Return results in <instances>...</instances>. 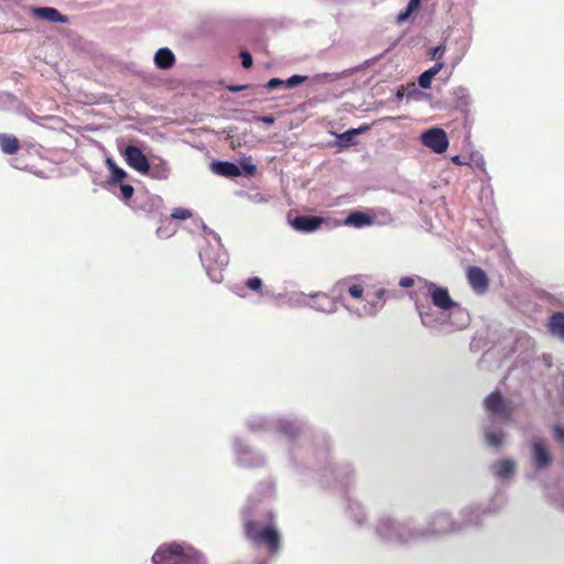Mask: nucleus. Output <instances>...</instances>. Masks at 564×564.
Here are the masks:
<instances>
[{"mask_svg":"<svg viewBox=\"0 0 564 564\" xmlns=\"http://www.w3.org/2000/svg\"><path fill=\"white\" fill-rule=\"evenodd\" d=\"M421 7V0H410L404 11L397 15V23H404L414 12H417Z\"/></svg>","mask_w":564,"mask_h":564,"instance_id":"obj_20","label":"nucleus"},{"mask_svg":"<svg viewBox=\"0 0 564 564\" xmlns=\"http://www.w3.org/2000/svg\"><path fill=\"white\" fill-rule=\"evenodd\" d=\"M348 221L357 227H361L364 225L370 224V218L368 215L357 212L349 215Z\"/></svg>","mask_w":564,"mask_h":564,"instance_id":"obj_22","label":"nucleus"},{"mask_svg":"<svg viewBox=\"0 0 564 564\" xmlns=\"http://www.w3.org/2000/svg\"><path fill=\"white\" fill-rule=\"evenodd\" d=\"M452 162H453V163H455V164H457V165H462V164H464V162L462 161V159H460V156H459V155H454V156L452 158Z\"/></svg>","mask_w":564,"mask_h":564,"instance_id":"obj_39","label":"nucleus"},{"mask_svg":"<svg viewBox=\"0 0 564 564\" xmlns=\"http://www.w3.org/2000/svg\"><path fill=\"white\" fill-rule=\"evenodd\" d=\"M444 67V64L438 62L427 70L423 72L419 77V85L423 89H429L432 84V79L436 76L441 69Z\"/></svg>","mask_w":564,"mask_h":564,"instance_id":"obj_19","label":"nucleus"},{"mask_svg":"<svg viewBox=\"0 0 564 564\" xmlns=\"http://www.w3.org/2000/svg\"><path fill=\"white\" fill-rule=\"evenodd\" d=\"M466 279L471 290L479 295L485 294L489 289V278L479 267L471 265L466 270Z\"/></svg>","mask_w":564,"mask_h":564,"instance_id":"obj_8","label":"nucleus"},{"mask_svg":"<svg viewBox=\"0 0 564 564\" xmlns=\"http://www.w3.org/2000/svg\"><path fill=\"white\" fill-rule=\"evenodd\" d=\"M210 171L214 174L224 177H238L241 175V169L237 164L228 161H214L210 163Z\"/></svg>","mask_w":564,"mask_h":564,"instance_id":"obj_12","label":"nucleus"},{"mask_svg":"<svg viewBox=\"0 0 564 564\" xmlns=\"http://www.w3.org/2000/svg\"><path fill=\"white\" fill-rule=\"evenodd\" d=\"M399 285L402 288H411L414 285V279L411 276H403L400 279Z\"/></svg>","mask_w":564,"mask_h":564,"instance_id":"obj_34","label":"nucleus"},{"mask_svg":"<svg viewBox=\"0 0 564 564\" xmlns=\"http://www.w3.org/2000/svg\"><path fill=\"white\" fill-rule=\"evenodd\" d=\"M367 314H372L373 313V310L370 308L369 311H366Z\"/></svg>","mask_w":564,"mask_h":564,"instance_id":"obj_42","label":"nucleus"},{"mask_svg":"<svg viewBox=\"0 0 564 564\" xmlns=\"http://www.w3.org/2000/svg\"><path fill=\"white\" fill-rule=\"evenodd\" d=\"M486 409L500 419L508 420L512 413V408L502 398V395L495 391L490 393L485 400Z\"/></svg>","mask_w":564,"mask_h":564,"instance_id":"obj_7","label":"nucleus"},{"mask_svg":"<svg viewBox=\"0 0 564 564\" xmlns=\"http://www.w3.org/2000/svg\"><path fill=\"white\" fill-rule=\"evenodd\" d=\"M549 330L553 336L564 339V313H554L549 321Z\"/></svg>","mask_w":564,"mask_h":564,"instance_id":"obj_17","label":"nucleus"},{"mask_svg":"<svg viewBox=\"0 0 564 564\" xmlns=\"http://www.w3.org/2000/svg\"><path fill=\"white\" fill-rule=\"evenodd\" d=\"M171 216H172V218H175V219L185 220L192 216V213L188 209L178 207L172 212Z\"/></svg>","mask_w":564,"mask_h":564,"instance_id":"obj_27","label":"nucleus"},{"mask_svg":"<svg viewBox=\"0 0 564 564\" xmlns=\"http://www.w3.org/2000/svg\"><path fill=\"white\" fill-rule=\"evenodd\" d=\"M532 465L536 469H544L552 465L553 456L544 440L534 437L530 444Z\"/></svg>","mask_w":564,"mask_h":564,"instance_id":"obj_4","label":"nucleus"},{"mask_svg":"<svg viewBox=\"0 0 564 564\" xmlns=\"http://www.w3.org/2000/svg\"><path fill=\"white\" fill-rule=\"evenodd\" d=\"M397 97L401 99L403 97V93L401 90L398 91Z\"/></svg>","mask_w":564,"mask_h":564,"instance_id":"obj_41","label":"nucleus"},{"mask_svg":"<svg viewBox=\"0 0 564 564\" xmlns=\"http://www.w3.org/2000/svg\"><path fill=\"white\" fill-rule=\"evenodd\" d=\"M422 143L436 153H444L448 147L446 132L440 128H432L421 135Z\"/></svg>","mask_w":564,"mask_h":564,"instance_id":"obj_6","label":"nucleus"},{"mask_svg":"<svg viewBox=\"0 0 564 564\" xmlns=\"http://www.w3.org/2000/svg\"><path fill=\"white\" fill-rule=\"evenodd\" d=\"M246 88V86H230L228 89L232 93L241 91Z\"/></svg>","mask_w":564,"mask_h":564,"instance_id":"obj_38","label":"nucleus"},{"mask_svg":"<svg viewBox=\"0 0 564 564\" xmlns=\"http://www.w3.org/2000/svg\"><path fill=\"white\" fill-rule=\"evenodd\" d=\"M203 554L187 543L162 544L153 554V564H200Z\"/></svg>","mask_w":564,"mask_h":564,"instance_id":"obj_2","label":"nucleus"},{"mask_svg":"<svg viewBox=\"0 0 564 564\" xmlns=\"http://www.w3.org/2000/svg\"><path fill=\"white\" fill-rule=\"evenodd\" d=\"M445 45H438L436 47H434L431 53H430V58L431 59H440L444 53H445Z\"/></svg>","mask_w":564,"mask_h":564,"instance_id":"obj_32","label":"nucleus"},{"mask_svg":"<svg viewBox=\"0 0 564 564\" xmlns=\"http://www.w3.org/2000/svg\"><path fill=\"white\" fill-rule=\"evenodd\" d=\"M553 437L557 443L564 445V426L555 425L553 427Z\"/></svg>","mask_w":564,"mask_h":564,"instance_id":"obj_29","label":"nucleus"},{"mask_svg":"<svg viewBox=\"0 0 564 564\" xmlns=\"http://www.w3.org/2000/svg\"><path fill=\"white\" fill-rule=\"evenodd\" d=\"M243 532L256 547H264L270 555H275L281 550L282 538L278 527L270 516L267 523L262 524L259 521L246 519L243 521Z\"/></svg>","mask_w":564,"mask_h":564,"instance_id":"obj_1","label":"nucleus"},{"mask_svg":"<svg viewBox=\"0 0 564 564\" xmlns=\"http://www.w3.org/2000/svg\"><path fill=\"white\" fill-rule=\"evenodd\" d=\"M365 289L360 283L354 281L352 278H346L339 280L333 288L330 293L335 294L340 301V304L346 306L345 299L346 295L350 296L354 300L362 299Z\"/></svg>","mask_w":564,"mask_h":564,"instance_id":"obj_3","label":"nucleus"},{"mask_svg":"<svg viewBox=\"0 0 564 564\" xmlns=\"http://www.w3.org/2000/svg\"><path fill=\"white\" fill-rule=\"evenodd\" d=\"M492 473L498 478H510L514 474L516 465L514 462L511 459H502L496 462L491 466Z\"/></svg>","mask_w":564,"mask_h":564,"instance_id":"obj_13","label":"nucleus"},{"mask_svg":"<svg viewBox=\"0 0 564 564\" xmlns=\"http://www.w3.org/2000/svg\"><path fill=\"white\" fill-rule=\"evenodd\" d=\"M307 80L306 76L302 75H293L289 79L285 80V88H294L299 86L300 84H303Z\"/></svg>","mask_w":564,"mask_h":564,"instance_id":"obj_24","label":"nucleus"},{"mask_svg":"<svg viewBox=\"0 0 564 564\" xmlns=\"http://www.w3.org/2000/svg\"><path fill=\"white\" fill-rule=\"evenodd\" d=\"M357 130H358V133L366 132V131H368V130H369V126H361V127H359Z\"/></svg>","mask_w":564,"mask_h":564,"instance_id":"obj_40","label":"nucleus"},{"mask_svg":"<svg viewBox=\"0 0 564 564\" xmlns=\"http://www.w3.org/2000/svg\"><path fill=\"white\" fill-rule=\"evenodd\" d=\"M324 219L318 216H297L292 221V227L297 231L312 232L319 228Z\"/></svg>","mask_w":564,"mask_h":564,"instance_id":"obj_11","label":"nucleus"},{"mask_svg":"<svg viewBox=\"0 0 564 564\" xmlns=\"http://www.w3.org/2000/svg\"><path fill=\"white\" fill-rule=\"evenodd\" d=\"M486 441L490 446L499 447L503 442L502 433L487 432Z\"/></svg>","mask_w":564,"mask_h":564,"instance_id":"obj_23","label":"nucleus"},{"mask_svg":"<svg viewBox=\"0 0 564 564\" xmlns=\"http://www.w3.org/2000/svg\"><path fill=\"white\" fill-rule=\"evenodd\" d=\"M121 199L128 202L134 193V188L130 184H120Z\"/></svg>","mask_w":564,"mask_h":564,"instance_id":"obj_26","label":"nucleus"},{"mask_svg":"<svg viewBox=\"0 0 564 564\" xmlns=\"http://www.w3.org/2000/svg\"><path fill=\"white\" fill-rule=\"evenodd\" d=\"M34 12H35L36 17H39L41 19H45L47 21L61 22V23L67 22V18L65 15L61 14L58 12V10H56L55 8H50V7L37 8V9H35Z\"/></svg>","mask_w":564,"mask_h":564,"instance_id":"obj_18","label":"nucleus"},{"mask_svg":"<svg viewBox=\"0 0 564 564\" xmlns=\"http://www.w3.org/2000/svg\"><path fill=\"white\" fill-rule=\"evenodd\" d=\"M262 280L258 276L249 278L246 281V286L252 291L260 292L262 289Z\"/></svg>","mask_w":564,"mask_h":564,"instance_id":"obj_25","label":"nucleus"},{"mask_svg":"<svg viewBox=\"0 0 564 564\" xmlns=\"http://www.w3.org/2000/svg\"><path fill=\"white\" fill-rule=\"evenodd\" d=\"M241 169L243 170L247 176H253L257 172L256 165L250 162H242Z\"/></svg>","mask_w":564,"mask_h":564,"instance_id":"obj_33","label":"nucleus"},{"mask_svg":"<svg viewBox=\"0 0 564 564\" xmlns=\"http://www.w3.org/2000/svg\"><path fill=\"white\" fill-rule=\"evenodd\" d=\"M107 165L111 172V181L113 183H121L127 177L126 171L118 167L111 159H107Z\"/></svg>","mask_w":564,"mask_h":564,"instance_id":"obj_21","label":"nucleus"},{"mask_svg":"<svg viewBox=\"0 0 564 564\" xmlns=\"http://www.w3.org/2000/svg\"><path fill=\"white\" fill-rule=\"evenodd\" d=\"M427 292L434 306L443 311H449L458 304L451 297L446 288L438 286L433 282L426 284Z\"/></svg>","mask_w":564,"mask_h":564,"instance_id":"obj_5","label":"nucleus"},{"mask_svg":"<svg viewBox=\"0 0 564 564\" xmlns=\"http://www.w3.org/2000/svg\"><path fill=\"white\" fill-rule=\"evenodd\" d=\"M123 155L128 165L139 173L145 174L150 171L149 160L138 147L128 145Z\"/></svg>","mask_w":564,"mask_h":564,"instance_id":"obj_9","label":"nucleus"},{"mask_svg":"<svg viewBox=\"0 0 564 564\" xmlns=\"http://www.w3.org/2000/svg\"><path fill=\"white\" fill-rule=\"evenodd\" d=\"M171 173V169L166 161L159 160V162H153L150 164V171H147L145 174L155 180H166Z\"/></svg>","mask_w":564,"mask_h":564,"instance_id":"obj_15","label":"nucleus"},{"mask_svg":"<svg viewBox=\"0 0 564 564\" xmlns=\"http://www.w3.org/2000/svg\"><path fill=\"white\" fill-rule=\"evenodd\" d=\"M339 299L335 294L316 293L310 296L308 305L324 313H333L337 310Z\"/></svg>","mask_w":564,"mask_h":564,"instance_id":"obj_10","label":"nucleus"},{"mask_svg":"<svg viewBox=\"0 0 564 564\" xmlns=\"http://www.w3.org/2000/svg\"><path fill=\"white\" fill-rule=\"evenodd\" d=\"M154 63L161 69H169L174 65L175 56L171 50L163 47L155 53Z\"/></svg>","mask_w":564,"mask_h":564,"instance_id":"obj_14","label":"nucleus"},{"mask_svg":"<svg viewBox=\"0 0 564 564\" xmlns=\"http://www.w3.org/2000/svg\"><path fill=\"white\" fill-rule=\"evenodd\" d=\"M358 134V130H348L339 135V140L343 145L348 147L351 144L352 137Z\"/></svg>","mask_w":564,"mask_h":564,"instance_id":"obj_28","label":"nucleus"},{"mask_svg":"<svg viewBox=\"0 0 564 564\" xmlns=\"http://www.w3.org/2000/svg\"><path fill=\"white\" fill-rule=\"evenodd\" d=\"M282 431L290 436H294L296 434V430L291 424L283 425Z\"/></svg>","mask_w":564,"mask_h":564,"instance_id":"obj_36","label":"nucleus"},{"mask_svg":"<svg viewBox=\"0 0 564 564\" xmlns=\"http://www.w3.org/2000/svg\"><path fill=\"white\" fill-rule=\"evenodd\" d=\"M384 294H386V290H384V289H380V290H378V291L376 292V294H375V295H376V299H377L378 301H381V300L383 299Z\"/></svg>","mask_w":564,"mask_h":564,"instance_id":"obj_37","label":"nucleus"},{"mask_svg":"<svg viewBox=\"0 0 564 564\" xmlns=\"http://www.w3.org/2000/svg\"><path fill=\"white\" fill-rule=\"evenodd\" d=\"M241 64L243 68H250L252 66V56L247 51L240 52Z\"/></svg>","mask_w":564,"mask_h":564,"instance_id":"obj_31","label":"nucleus"},{"mask_svg":"<svg viewBox=\"0 0 564 564\" xmlns=\"http://www.w3.org/2000/svg\"><path fill=\"white\" fill-rule=\"evenodd\" d=\"M274 117L269 115V116H261V117H258L257 118V121H260V122H263L265 124H273L274 123Z\"/></svg>","mask_w":564,"mask_h":564,"instance_id":"obj_35","label":"nucleus"},{"mask_svg":"<svg viewBox=\"0 0 564 564\" xmlns=\"http://www.w3.org/2000/svg\"><path fill=\"white\" fill-rule=\"evenodd\" d=\"M0 148L6 154H15L20 149V141L12 134L0 133Z\"/></svg>","mask_w":564,"mask_h":564,"instance_id":"obj_16","label":"nucleus"},{"mask_svg":"<svg viewBox=\"0 0 564 564\" xmlns=\"http://www.w3.org/2000/svg\"><path fill=\"white\" fill-rule=\"evenodd\" d=\"M265 87H267L269 90H273V89L281 88V87H284V88H285V80L280 79V78H271V79L265 84Z\"/></svg>","mask_w":564,"mask_h":564,"instance_id":"obj_30","label":"nucleus"}]
</instances>
